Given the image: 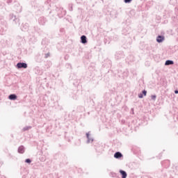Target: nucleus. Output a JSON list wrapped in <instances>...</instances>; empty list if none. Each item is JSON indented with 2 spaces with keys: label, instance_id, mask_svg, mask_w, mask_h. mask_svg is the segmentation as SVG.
<instances>
[{
  "label": "nucleus",
  "instance_id": "obj_32",
  "mask_svg": "<svg viewBox=\"0 0 178 178\" xmlns=\"http://www.w3.org/2000/svg\"><path fill=\"white\" fill-rule=\"evenodd\" d=\"M12 2H13V0H7L6 3H8V5H10Z\"/></svg>",
  "mask_w": 178,
  "mask_h": 178
},
{
  "label": "nucleus",
  "instance_id": "obj_18",
  "mask_svg": "<svg viewBox=\"0 0 178 178\" xmlns=\"http://www.w3.org/2000/svg\"><path fill=\"white\" fill-rule=\"evenodd\" d=\"M120 173L121 175L122 178H127V172L123 170H120Z\"/></svg>",
  "mask_w": 178,
  "mask_h": 178
},
{
  "label": "nucleus",
  "instance_id": "obj_33",
  "mask_svg": "<svg viewBox=\"0 0 178 178\" xmlns=\"http://www.w3.org/2000/svg\"><path fill=\"white\" fill-rule=\"evenodd\" d=\"M33 29H34L35 31H38V30H40L38 26H34Z\"/></svg>",
  "mask_w": 178,
  "mask_h": 178
},
{
  "label": "nucleus",
  "instance_id": "obj_14",
  "mask_svg": "<svg viewBox=\"0 0 178 178\" xmlns=\"http://www.w3.org/2000/svg\"><path fill=\"white\" fill-rule=\"evenodd\" d=\"M8 98L10 99V101H16V99H17V95L15 93L10 94L8 95Z\"/></svg>",
  "mask_w": 178,
  "mask_h": 178
},
{
  "label": "nucleus",
  "instance_id": "obj_6",
  "mask_svg": "<svg viewBox=\"0 0 178 178\" xmlns=\"http://www.w3.org/2000/svg\"><path fill=\"white\" fill-rule=\"evenodd\" d=\"M47 22L48 19H47L45 17H40L38 18V23L40 26H45Z\"/></svg>",
  "mask_w": 178,
  "mask_h": 178
},
{
  "label": "nucleus",
  "instance_id": "obj_16",
  "mask_svg": "<svg viewBox=\"0 0 178 178\" xmlns=\"http://www.w3.org/2000/svg\"><path fill=\"white\" fill-rule=\"evenodd\" d=\"M81 44H87L88 40H87V36H86V35H83L81 36Z\"/></svg>",
  "mask_w": 178,
  "mask_h": 178
},
{
  "label": "nucleus",
  "instance_id": "obj_35",
  "mask_svg": "<svg viewBox=\"0 0 178 178\" xmlns=\"http://www.w3.org/2000/svg\"><path fill=\"white\" fill-rule=\"evenodd\" d=\"M69 10L70 12H72L73 10V6H70V8H69Z\"/></svg>",
  "mask_w": 178,
  "mask_h": 178
},
{
  "label": "nucleus",
  "instance_id": "obj_7",
  "mask_svg": "<svg viewBox=\"0 0 178 178\" xmlns=\"http://www.w3.org/2000/svg\"><path fill=\"white\" fill-rule=\"evenodd\" d=\"M9 19H10V20H13V24H18V23H19V18H17V17H16V15H13V14H10V15H9Z\"/></svg>",
  "mask_w": 178,
  "mask_h": 178
},
{
  "label": "nucleus",
  "instance_id": "obj_19",
  "mask_svg": "<svg viewBox=\"0 0 178 178\" xmlns=\"http://www.w3.org/2000/svg\"><path fill=\"white\" fill-rule=\"evenodd\" d=\"M42 55L44 56V58L47 59V58H49L51 56V53L49 51H47L46 53H42Z\"/></svg>",
  "mask_w": 178,
  "mask_h": 178
},
{
  "label": "nucleus",
  "instance_id": "obj_27",
  "mask_svg": "<svg viewBox=\"0 0 178 178\" xmlns=\"http://www.w3.org/2000/svg\"><path fill=\"white\" fill-rule=\"evenodd\" d=\"M120 73H122V74H124V76H129V72H123V71L120 70Z\"/></svg>",
  "mask_w": 178,
  "mask_h": 178
},
{
  "label": "nucleus",
  "instance_id": "obj_1",
  "mask_svg": "<svg viewBox=\"0 0 178 178\" xmlns=\"http://www.w3.org/2000/svg\"><path fill=\"white\" fill-rule=\"evenodd\" d=\"M54 12L57 13V16L59 19H62L64 16H66V10L63 9L60 6H55L53 10L49 11V17H52L55 15L53 14Z\"/></svg>",
  "mask_w": 178,
  "mask_h": 178
},
{
  "label": "nucleus",
  "instance_id": "obj_17",
  "mask_svg": "<svg viewBox=\"0 0 178 178\" xmlns=\"http://www.w3.org/2000/svg\"><path fill=\"white\" fill-rule=\"evenodd\" d=\"M172 65H175V61L172 60H167L165 62V66H170Z\"/></svg>",
  "mask_w": 178,
  "mask_h": 178
},
{
  "label": "nucleus",
  "instance_id": "obj_39",
  "mask_svg": "<svg viewBox=\"0 0 178 178\" xmlns=\"http://www.w3.org/2000/svg\"><path fill=\"white\" fill-rule=\"evenodd\" d=\"M175 94H178V90H175Z\"/></svg>",
  "mask_w": 178,
  "mask_h": 178
},
{
  "label": "nucleus",
  "instance_id": "obj_42",
  "mask_svg": "<svg viewBox=\"0 0 178 178\" xmlns=\"http://www.w3.org/2000/svg\"><path fill=\"white\" fill-rule=\"evenodd\" d=\"M79 83V80L76 81V83Z\"/></svg>",
  "mask_w": 178,
  "mask_h": 178
},
{
  "label": "nucleus",
  "instance_id": "obj_5",
  "mask_svg": "<svg viewBox=\"0 0 178 178\" xmlns=\"http://www.w3.org/2000/svg\"><path fill=\"white\" fill-rule=\"evenodd\" d=\"M16 67L17 69H27V67H29V65L26 63L19 62L17 63Z\"/></svg>",
  "mask_w": 178,
  "mask_h": 178
},
{
  "label": "nucleus",
  "instance_id": "obj_4",
  "mask_svg": "<svg viewBox=\"0 0 178 178\" xmlns=\"http://www.w3.org/2000/svg\"><path fill=\"white\" fill-rule=\"evenodd\" d=\"M86 144H90L91 143H94V138H92V136H91V131H89L88 132H87L86 134Z\"/></svg>",
  "mask_w": 178,
  "mask_h": 178
},
{
  "label": "nucleus",
  "instance_id": "obj_11",
  "mask_svg": "<svg viewBox=\"0 0 178 178\" xmlns=\"http://www.w3.org/2000/svg\"><path fill=\"white\" fill-rule=\"evenodd\" d=\"M35 61L37 62V63H41V62H42V56L40 54H38L35 55Z\"/></svg>",
  "mask_w": 178,
  "mask_h": 178
},
{
  "label": "nucleus",
  "instance_id": "obj_22",
  "mask_svg": "<svg viewBox=\"0 0 178 178\" xmlns=\"http://www.w3.org/2000/svg\"><path fill=\"white\" fill-rule=\"evenodd\" d=\"M49 51V48L48 47L44 46V47L42 49V54H45Z\"/></svg>",
  "mask_w": 178,
  "mask_h": 178
},
{
  "label": "nucleus",
  "instance_id": "obj_28",
  "mask_svg": "<svg viewBox=\"0 0 178 178\" xmlns=\"http://www.w3.org/2000/svg\"><path fill=\"white\" fill-rule=\"evenodd\" d=\"M141 92H142L143 97H147V90H142Z\"/></svg>",
  "mask_w": 178,
  "mask_h": 178
},
{
  "label": "nucleus",
  "instance_id": "obj_20",
  "mask_svg": "<svg viewBox=\"0 0 178 178\" xmlns=\"http://www.w3.org/2000/svg\"><path fill=\"white\" fill-rule=\"evenodd\" d=\"M96 151L98 152V154H102V152H104V149L102 147H97L96 148Z\"/></svg>",
  "mask_w": 178,
  "mask_h": 178
},
{
  "label": "nucleus",
  "instance_id": "obj_3",
  "mask_svg": "<svg viewBox=\"0 0 178 178\" xmlns=\"http://www.w3.org/2000/svg\"><path fill=\"white\" fill-rule=\"evenodd\" d=\"M32 6H34V8H36L38 10H40V12H42L44 10V6H41L40 3H38L36 0L33 1L31 3Z\"/></svg>",
  "mask_w": 178,
  "mask_h": 178
},
{
  "label": "nucleus",
  "instance_id": "obj_26",
  "mask_svg": "<svg viewBox=\"0 0 178 178\" xmlns=\"http://www.w3.org/2000/svg\"><path fill=\"white\" fill-rule=\"evenodd\" d=\"M65 67H67V69H72V64L70 63H67L65 64Z\"/></svg>",
  "mask_w": 178,
  "mask_h": 178
},
{
  "label": "nucleus",
  "instance_id": "obj_36",
  "mask_svg": "<svg viewBox=\"0 0 178 178\" xmlns=\"http://www.w3.org/2000/svg\"><path fill=\"white\" fill-rule=\"evenodd\" d=\"M104 42L105 44H106V43L108 42V40L105 38L104 40Z\"/></svg>",
  "mask_w": 178,
  "mask_h": 178
},
{
  "label": "nucleus",
  "instance_id": "obj_25",
  "mask_svg": "<svg viewBox=\"0 0 178 178\" xmlns=\"http://www.w3.org/2000/svg\"><path fill=\"white\" fill-rule=\"evenodd\" d=\"M32 161L31 160V159H25V163H29V165H30V163H31Z\"/></svg>",
  "mask_w": 178,
  "mask_h": 178
},
{
  "label": "nucleus",
  "instance_id": "obj_41",
  "mask_svg": "<svg viewBox=\"0 0 178 178\" xmlns=\"http://www.w3.org/2000/svg\"><path fill=\"white\" fill-rule=\"evenodd\" d=\"M125 30H126V29H123V31H123V33H124Z\"/></svg>",
  "mask_w": 178,
  "mask_h": 178
},
{
  "label": "nucleus",
  "instance_id": "obj_23",
  "mask_svg": "<svg viewBox=\"0 0 178 178\" xmlns=\"http://www.w3.org/2000/svg\"><path fill=\"white\" fill-rule=\"evenodd\" d=\"M151 99L152 101H156V95H152Z\"/></svg>",
  "mask_w": 178,
  "mask_h": 178
},
{
  "label": "nucleus",
  "instance_id": "obj_9",
  "mask_svg": "<svg viewBox=\"0 0 178 178\" xmlns=\"http://www.w3.org/2000/svg\"><path fill=\"white\" fill-rule=\"evenodd\" d=\"M161 166L163 168H165V169H168L170 166V161L169 160H164L161 162Z\"/></svg>",
  "mask_w": 178,
  "mask_h": 178
},
{
  "label": "nucleus",
  "instance_id": "obj_31",
  "mask_svg": "<svg viewBox=\"0 0 178 178\" xmlns=\"http://www.w3.org/2000/svg\"><path fill=\"white\" fill-rule=\"evenodd\" d=\"M80 110H81V111H84V107L80 106H78V107H77V111H80Z\"/></svg>",
  "mask_w": 178,
  "mask_h": 178
},
{
  "label": "nucleus",
  "instance_id": "obj_29",
  "mask_svg": "<svg viewBox=\"0 0 178 178\" xmlns=\"http://www.w3.org/2000/svg\"><path fill=\"white\" fill-rule=\"evenodd\" d=\"M138 98L142 99V98H144V95H143V92H141L140 93H139L138 95Z\"/></svg>",
  "mask_w": 178,
  "mask_h": 178
},
{
  "label": "nucleus",
  "instance_id": "obj_40",
  "mask_svg": "<svg viewBox=\"0 0 178 178\" xmlns=\"http://www.w3.org/2000/svg\"><path fill=\"white\" fill-rule=\"evenodd\" d=\"M56 22H57L56 18H55V19H54V24H56Z\"/></svg>",
  "mask_w": 178,
  "mask_h": 178
},
{
  "label": "nucleus",
  "instance_id": "obj_30",
  "mask_svg": "<svg viewBox=\"0 0 178 178\" xmlns=\"http://www.w3.org/2000/svg\"><path fill=\"white\" fill-rule=\"evenodd\" d=\"M133 0H124V3H131Z\"/></svg>",
  "mask_w": 178,
  "mask_h": 178
},
{
  "label": "nucleus",
  "instance_id": "obj_2",
  "mask_svg": "<svg viewBox=\"0 0 178 178\" xmlns=\"http://www.w3.org/2000/svg\"><path fill=\"white\" fill-rule=\"evenodd\" d=\"M126 55H124V52L122 51H118L115 53V58L116 60H122V59H124Z\"/></svg>",
  "mask_w": 178,
  "mask_h": 178
},
{
  "label": "nucleus",
  "instance_id": "obj_12",
  "mask_svg": "<svg viewBox=\"0 0 178 178\" xmlns=\"http://www.w3.org/2000/svg\"><path fill=\"white\" fill-rule=\"evenodd\" d=\"M165 41V36L162 35H159L156 37V42H159V44H161V42H163Z\"/></svg>",
  "mask_w": 178,
  "mask_h": 178
},
{
  "label": "nucleus",
  "instance_id": "obj_38",
  "mask_svg": "<svg viewBox=\"0 0 178 178\" xmlns=\"http://www.w3.org/2000/svg\"><path fill=\"white\" fill-rule=\"evenodd\" d=\"M131 112H132V115H134V108L131 109Z\"/></svg>",
  "mask_w": 178,
  "mask_h": 178
},
{
  "label": "nucleus",
  "instance_id": "obj_10",
  "mask_svg": "<svg viewBox=\"0 0 178 178\" xmlns=\"http://www.w3.org/2000/svg\"><path fill=\"white\" fill-rule=\"evenodd\" d=\"M14 9L17 13H20L22 12V6L19 3H16L14 6Z\"/></svg>",
  "mask_w": 178,
  "mask_h": 178
},
{
  "label": "nucleus",
  "instance_id": "obj_21",
  "mask_svg": "<svg viewBox=\"0 0 178 178\" xmlns=\"http://www.w3.org/2000/svg\"><path fill=\"white\" fill-rule=\"evenodd\" d=\"M31 126H26L22 129V131H29L31 129Z\"/></svg>",
  "mask_w": 178,
  "mask_h": 178
},
{
  "label": "nucleus",
  "instance_id": "obj_15",
  "mask_svg": "<svg viewBox=\"0 0 178 178\" xmlns=\"http://www.w3.org/2000/svg\"><path fill=\"white\" fill-rule=\"evenodd\" d=\"M114 158L115 159H120L121 158H123V154L120 152H116L114 154Z\"/></svg>",
  "mask_w": 178,
  "mask_h": 178
},
{
  "label": "nucleus",
  "instance_id": "obj_24",
  "mask_svg": "<svg viewBox=\"0 0 178 178\" xmlns=\"http://www.w3.org/2000/svg\"><path fill=\"white\" fill-rule=\"evenodd\" d=\"M47 38H44L42 40V45H47Z\"/></svg>",
  "mask_w": 178,
  "mask_h": 178
},
{
  "label": "nucleus",
  "instance_id": "obj_34",
  "mask_svg": "<svg viewBox=\"0 0 178 178\" xmlns=\"http://www.w3.org/2000/svg\"><path fill=\"white\" fill-rule=\"evenodd\" d=\"M112 177H116V173L111 172Z\"/></svg>",
  "mask_w": 178,
  "mask_h": 178
},
{
  "label": "nucleus",
  "instance_id": "obj_13",
  "mask_svg": "<svg viewBox=\"0 0 178 178\" xmlns=\"http://www.w3.org/2000/svg\"><path fill=\"white\" fill-rule=\"evenodd\" d=\"M18 154H24L26 152V147L24 145H20L17 149Z\"/></svg>",
  "mask_w": 178,
  "mask_h": 178
},
{
  "label": "nucleus",
  "instance_id": "obj_8",
  "mask_svg": "<svg viewBox=\"0 0 178 178\" xmlns=\"http://www.w3.org/2000/svg\"><path fill=\"white\" fill-rule=\"evenodd\" d=\"M30 27V25L27 22L22 23L21 26V30L22 31H29V29Z\"/></svg>",
  "mask_w": 178,
  "mask_h": 178
},
{
  "label": "nucleus",
  "instance_id": "obj_37",
  "mask_svg": "<svg viewBox=\"0 0 178 178\" xmlns=\"http://www.w3.org/2000/svg\"><path fill=\"white\" fill-rule=\"evenodd\" d=\"M122 124H124L126 123V121L124 120H122L121 121Z\"/></svg>",
  "mask_w": 178,
  "mask_h": 178
}]
</instances>
